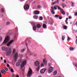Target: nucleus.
I'll use <instances>...</instances> for the list:
<instances>
[{"mask_svg": "<svg viewBox=\"0 0 77 77\" xmlns=\"http://www.w3.org/2000/svg\"><path fill=\"white\" fill-rule=\"evenodd\" d=\"M53 70V67H50L48 69V73L50 74L52 72Z\"/></svg>", "mask_w": 77, "mask_h": 77, "instance_id": "obj_4", "label": "nucleus"}, {"mask_svg": "<svg viewBox=\"0 0 77 77\" xmlns=\"http://www.w3.org/2000/svg\"><path fill=\"white\" fill-rule=\"evenodd\" d=\"M71 39V38H70L69 37H68L67 38V41L68 42L69 41V40Z\"/></svg>", "mask_w": 77, "mask_h": 77, "instance_id": "obj_33", "label": "nucleus"}, {"mask_svg": "<svg viewBox=\"0 0 77 77\" xmlns=\"http://www.w3.org/2000/svg\"><path fill=\"white\" fill-rule=\"evenodd\" d=\"M2 51H7L8 48H6V47L2 46Z\"/></svg>", "mask_w": 77, "mask_h": 77, "instance_id": "obj_12", "label": "nucleus"}, {"mask_svg": "<svg viewBox=\"0 0 77 77\" xmlns=\"http://www.w3.org/2000/svg\"><path fill=\"white\" fill-rule=\"evenodd\" d=\"M60 17V16H59V15H58V14L56 15L55 16V17H56L57 18V17Z\"/></svg>", "mask_w": 77, "mask_h": 77, "instance_id": "obj_29", "label": "nucleus"}, {"mask_svg": "<svg viewBox=\"0 0 77 77\" xmlns=\"http://www.w3.org/2000/svg\"><path fill=\"white\" fill-rule=\"evenodd\" d=\"M43 62L44 65H47V62H46V60H45V59H44L43 60Z\"/></svg>", "mask_w": 77, "mask_h": 77, "instance_id": "obj_16", "label": "nucleus"}, {"mask_svg": "<svg viewBox=\"0 0 77 77\" xmlns=\"http://www.w3.org/2000/svg\"><path fill=\"white\" fill-rule=\"evenodd\" d=\"M5 71H8V67H5Z\"/></svg>", "mask_w": 77, "mask_h": 77, "instance_id": "obj_31", "label": "nucleus"}, {"mask_svg": "<svg viewBox=\"0 0 77 77\" xmlns=\"http://www.w3.org/2000/svg\"><path fill=\"white\" fill-rule=\"evenodd\" d=\"M39 64H40V63L38 61H36L35 62V65L36 66H40Z\"/></svg>", "mask_w": 77, "mask_h": 77, "instance_id": "obj_11", "label": "nucleus"}, {"mask_svg": "<svg viewBox=\"0 0 77 77\" xmlns=\"http://www.w3.org/2000/svg\"><path fill=\"white\" fill-rule=\"evenodd\" d=\"M48 66H51V63H48Z\"/></svg>", "mask_w": 77, "mask_h": 77, "instance_id": "obj_44", "label": "nucleus"}, {"mask_svg": "<svg viewBox=\"0 0 77 77\" xmlns=\"http://www.w3.org/2000/svg\"><path fill=\"white\" fill-rule=\"evenodd\" d=\"M32 24L33 25V30L35 31L36 30V26H35V23H32Z\"/></svg>", "mask_w": 77, "mask_h": 77, "instance_id": "obj_9", "label": "nucleus"}, {"mask_svg": "<svg viewBox=\"0 0 77 77\" xmlns=\"http://www.w3.org/2000/svg\"><path fill=\"white\" fill-rule=\"evenodd\" d=\"M57 4H58V3H59V0H57Z\"/></svg>", "mask_w": 77, "mask_h": 77, "instance_id": "obj_53", "label": "nucleus"}, {"mask_svg": "<svg viewBox=\"0 0 77 77\" xmlns=\"http://www.w3.org/2000/svg\"><path fill=\"white\" fill-rule=\"evenodd\" d=\"M2 74H1V73L0 72V77H2Z\"/></svg>", "mask_w": 77, "mask_h": 77, "instance_id": "obj_56", "label": "nucleus"}, {"mask_svg": "<svg viewBox=\"0 0 77 77\" xmlns=\"http://www.w3.org/2000/svg\"><path fill=\"white\" fill-rule=\"evenodd\" d=\"M2 37H0V42H1L2 41Z\"/></svg>", "mask_w": 77, "mask_h": 77, "instance_id": "obj_38", "label": "nucleus"}, {"mask_svg": "<svg viewBox=\"0 0 77 77\" xmlns=\"http://www.w3.org/2000/svg\"><path fill=\"white\" fill-rule=\"evenodd\" d=\"M33 17L34 19H36V20H37V19H38V17L37 16H36V15L34 16Z\"/></svg>", "mask_w": 77, "mask_h": 77, "instance_id": "obj_25", "label": "nucleus"}, {"mask_svg": "<svg viewBox=\"0 0 77 77\" xmlns=\"http://www.w3.org/2000/svg\"><path fill=\"white\" fill-rule=\"evenodd\" d=\"M75 16H77V12H76L75 13Z\"/></svg>", "mask_w": 77, "mask_h": 77, "instance_id": "obj_46", "label": "nucleus"}, {"mask_svg": "<svg viewBox=\"0 0 77 77\" xmlns=\"http://www.w3.org/2000/svg\"><path fill=\"white\" fill-rule=\"evenodd\" d=\"M57 3V1H56L55 2L53 3V4H52V5H54V4H56V3Z\"/></svg>", "mask_w": 77, "mask_h": 77, "instance_id": "obj_32", "label": "nucleus"}, {"mask_svg": "<svg viewBox=\"0 0 77 77\" xmlns=\"http://www.w3.org/2000/svg\"><path fill=\"white\" fill-rule=\"evenodd\" d=\"M27 53H29V54H32V52L29 51H28Z\"/></svg>", "mask_w": 77, "mask_h": 77, "instance_id": "obj_28", "label": "nucleus"}, {"mask_svg": "<svg viewBox=\"0 0 77 77\" xmlns=\"http://www.w3.org/2000/svg\"><path fill=\"white\" fill-rule=\"evenodd\" d=\"M65 35H63L62 36V40H63H63L65 39Z\"/></svg>", "mask_w": 77, "mask_h": 77, "instance_id": "obj_26", "label": "nucleus"}, {"mask_svg": "<svg viewBox=\"0 0 77 77\" xmlns=\"http://www.w3.org/2000/svg\"><path fill=\"white\" fill-rule=\"evenodd\" d=\"M1 59L2 60H3V57H1Z\"/></svg>", "mask_w": 77, "mask_h": 77, "instance_id": "obj_57", "label": "nucleus"}, {"mask_svg": "<svg viewBox=\"0 0 77 77\" xmlns=\"http://www.w3.org/2000/svg\"><path fill=\"white\" fill-rule=\"evenodd\" d=\"M4 63H6V60H4Z\"/></svg>", "mask_w": 77, "mask_h": 77, "instance_id": "obj_51", "label": "nucleus"}, {"mask_svg": "<svg viewBox=\"0 0 77 77\" xmlns=\"http://www.w3.org/2000/svg\"><path fill=\"white\" fill-rule=\"evenodd\" d=\"M62 1L63 2H64V1H65V0H62Z\"/></svg>", "mask_w": 77, "mask_h": 77, "instance_id": "obj_63", "label": "nucleus"}, {"mask_svg": "<svg viewBox=\"0 0 77 77\" xmlns=\"http://www.w3.org/2000/svg\"><path fill=\"white\" fill-rule=\"evenodd\" d=\"M26 64V61L25 60L22 63V64L21 65V68H23L24 67Z\"/></svg>", "mask_w": 77, "mask_h": 77, "instance_id": "obj_6", "label": "nucleus"}, {"mask_svg": "<svg viewBox=\"0 0 77 77\" xmlns=\"http://www.w3.org/2000/svg\"><path fill=\"white\" fill-rule=\"evenodd\" d=\"M1 12H2V13H3V12H4V9L2 8L1 9Z\"/></svg>", "mask_w": 77, "mask_h": 77, "instance_id": "obj_30", "label": "nucleus"}, {"mask_svg": "<svg viewBox=\"0 0 77 77\" xmlns=\"http://www.w3.org/2000/svg\"><path fill=\"white\" fill-rule=\"evenodd\" d=\"M46 70H47L46 68L43 69L41 70L40 73L41 74H44L46 71Z\"/></svg>", "mask_w": 77, "mask_h": 77, "instance_id": "obj_8", "label": "nucleus"}, {"mask_svg": "<svg viewBox=\"0 0 77 77\" xmlns=\"http://www.w3.org/2000/svg\"><path fill=\"white\" fill-rule=\"evenodd\" d=\"M42 27L44 29H45V28H47V25L46 24H44L43 25Z\"/></svg>", "mask_w": 77, "mask_h": 77, "instance_id": "obj_19", "label": "nucleus"}, {"mask_svg": "<svg viewBox=\"0 0 77 77\" xmlns=\"http://www.w3.org/2000/svg\"><path fill=\"white\" fill-rule=\"evenodd\" d=\"M11 72H14V70L12 68L11 69Z\"/></svg>", "mask_w": 77, "mask_h": 77, "instance_id": "obj_39", "label": "nucleus"}, {"mask_svg": "<svg viewBox=\"0 0 77 77\" xmlns=\"http://www.w3.org/2000/svg\"><path fill=\"white\" fill-rule=\"evenodd\" d=\"M11 24V23H10V22H7L6 23V25L7 26H8V25H9V24Z\"/></svg>", "mask_w": 77, "mask_h": 77, "instance_id": "obj_27", "label": "nucleus"}, {"mask_svg": "<svg viewBox=\"0 0 77 77\" xmlns=\"http://www.w3.org/2000/svg\"><path fill=\"white\" fill-rule=\"evenodd\" d=\"M69 49L70 51H73L74 50V48L73 47H70Z\"/></svg>", "mask_w": 77, "mask_h": 77, "instance_id": "obj_23", "label": "nucleus"}, {"mask_svg": "<svg viewBox=\"0 0 77 77\" xmlns=\"http://www.w3.org/2000/svg\"><path fill=\"white\" fill-rule=\"evenodd\" d=\"M40 20H43V18L42 17H40Z\"/></svg>", "mask_w": 77, "mask_h": 77, "instance_id": "obj_37", "label": "nucleus"}, {"mask_svg": "<svg viewBox=\"0 0 77 77\" xmlns=\"http://www.w3.org/2000/svg\"><path fill=\"white\" fill-rule=\"evenodd\" d=\"M66 24H68V22L67 21V20H66Z\"/></svg>", "mask_w": 77, "mask_h": 77, "instance_id": "obj_42", "label": "nucleus"}, {"mask_svg": "<svg viewBox=\"0 0 77 77\" xmlns=\"http://www.w3.org/2000/svg\"><path fill=\"white\" fill-rule=\"evenodd\" d=\"M62 26H63V28L64 29H67V26H66L64 25L63 24L62 25Z\"/></svg>", "mask_w": 77, "mask_h": 77, "instance_id": "obj_18", "label": "nucleus"}, {"mask_svg": "<svg viewBox=\"0 0 77 77\" xmlns=\"http://www.w3.org/2000/svg\"><path fill=\"white\" fill-rule=\"evenodd\" d=\"M68 20V18H66V20Z\"/></svg>", "mask_w": 77, "mask_h": 77, "instance_id": "obj_60", "label": "nucleus"}, {"mask_svg": "<svg viewBox=\"0 0 77 77\" xmlns=\"http://www.w3.org/2000/svg\"><path fill=\"white\" fill-rule=\"evenodd\" d=\"M18 53H16L13 56V58L14 60V61L16 62L17 60V59L18 58Z\"/></svg>", "mask_w": 77, "mask_h": 77, "instance_id": "obj_3", "label": "nucleus"}, {"mask_svg": "<svg viewBox=\"0 0 77 77\" xmlns=\"http://www.w3.org/2000/svg\"><path fill=\"white\" fill-rule=\"evenodd\" d=\"M39 14V12L38 11H35L34 12V14L35 15H38Z\"/></svg>", "mask_w": 77, "mask_h": 77, "instance_id": "obj_14", "label": "nucleus"}, {"mask_svg": "<svg viewBox=\"0 0 77 77\" xmlns=\"http://www.w3.org/2000/svg\"><path fill=\"white\" fill-rule=\"evenodd\" d=\"M57 8H58V9H60V10H62V9L60 8V7L59 6H57Z\"/></svg>", "mask_w": 77, "mask_h": 77, "instance_id": "obj_34", "label": "nucleus"}, {"mask_svg": "<svg viewBox=\"0 0 77 77\" xmlns=\"http://www.w3.org/2000/svg\"><path fill=\"white\" fill-rule=\"evenodd\" d=\"M71 18H72V17L71 16L69 17V19H71Z\"/></svg>", "mask_w": 77, "mask_h": 77, "instance_id": "obj_49", "label": "nucleus"}, {"mask_svg": "<svg viewBox=\"0 0 77 77\" xmlns=\"http://www.w3.org/2000/svg\"><path fill=\"white\" fill-rule=\"evenodd\" d=\"M38 8H41V6L40 5H38L37 6Z\"/></svg>", "mask_w": 77, "mask_h": 77, "instance_id": "obj_43", "label": "nucleus"}, {"mask_svg": "<svg viewBox=\"0 0 77 77\" xmlns=\"http://www.w3.org/2000/svg\"><path fill=\"white\" fill-rule=\"evenodd\" d=\"M63 6V8L64 9V8H65V6Z\"/></svg>", "mask_w": 77, "mask_h": 77, "instance_id": "obj_58", "label": "nucleus"}, {"mask_svg": "<svg viewBox=\"0 0 77 77\" xmlns=\"http://www.w3.org/2000/svg\"><path fill=\"white\" fill-rule=\"evenodd\" d=\"M74 6V5H73V3L72 2V6L73 7Z\"/></svg>", "mask_w": 77, "mask_h": 77, "instance_id": "obj_48", "label": "nucleus"}, {"mask_svg": "<svg viewBox=\"0 0 77 77\" xmlns=\"http://www.w3.org/2000/svg\"><path fill=\"white\" fill-rule=\"evenodd\" d=\"M10 66L8 64H7V67H9Z\"/></svg>", "mask_w": 77, "mask_h": 77, "instance_id": "obj_52", "label": "nucleus"}, {"mask_svg": "<svg viewBox=\"0 0 77 77\" xmlns=\"http://www.w3.org/2000/svg\"><path fill=\"white\" fill-rule=\"evenodd\" d=\"M10 40V37L9 36H7L5 38V40H4L3 43L2 44L1 46L2 45H4V44H6L8 43V42Z\"/></svg>", "mask_w": 77, "mask_h": 77, "instance_id": "obj_1", "label": "nucleus"}, {"mask_svg": "<svg viewBox=\"0 0 77 77\" xmlns=\"http://www.w3.org/2000/svg\"><path fill=\"white\" fill-rule=\"evenodd\" d=\"M54 9L55 10H56V9H57V8H56V6H54Z\"/></svg>", "mask_w": 77, "mask_h": 77, "instance_id": "obj_40", "label": "nucleus"}, {"mask_svg": "<svg viewBox=\"0 0 77 77\" xmlns=\"http://www.w3.org/2000/svg\"><path fill=\"white\" fill-rule=\"evenodd\" d=\"M61 6H65L66 7V5H65V4H63V3L61 4Z\"/></svg>", "mask_w": 77, "mask_h": 77, "instance_id": "obj_24", "label": "nucleus"}, {"mask_svg": "<svg viewBox=\"0 0 77 77\" xmlns=\"http://www.w3.org/2000/svg\"><path fill=\"white\" fill-rule=\"evenodd\" d=\"M62 17H59V19H60V20H61V19H62Z\"/></svg>", "mask_w": 77, "mask_h": 77, "instance_id": "obj_45", "label": "nucleus"}, {"mask_svg": "<svg viewBox=\"0 0 77 77\" xmlns=\"http://www.w3.org/2000/svg\"><path fill=\"white\" fill-rule=\"evenodd\" d=\"M53 21L52 22H51L50 24L52 25V24H53Z\"/></svg>", "mask_w": 77, "mask_h": 77, "instance_id": "obj_47", "label": "nucleus"}, {"mask_svg": "<svg viewBox=\"0 0 77 77\" xmlns=\"http://www.w3.org/2000/svg\"><path fill=\"white\" fill-rule=\"evenodd\" d=\"M75 65L76 67V68H77V63H76V64H75Z\"/></svg>", "mask_w": 77, "mask_h": 77, "instance_id": "obj_55", "label": "nucleus"}, {"mask_svg": "<svg viewBox=\"0 0 77 77\" xmlns=\"http://www.w3.org/2000/svg\"><path fill=\"white\" fill-rule=\"evenodd\" d=\"M6 52L5 53L6 54V55L7 56H9L11 54V53H12V51H11V48H9L8 49V50L6 51Z\"/></svg>", "mask_w": 77, "mask_h": 77, "instance_id": "obj_2", "label": "nucleus"}, {"mask_svg": "<svg viewBox=\"0 0 77 77\" xmlns=\"http://www.w3.org/2000/svg\"><path fill=\"white\" fill-rule=\"evenodd\" d=\"M24 8L25 10H28L29 9V5L27 4H25L24 7Z\"/></svg>", "mask_w": 77, "mask_h": 77, "instance_id": "obj_5", "label": "nucleus"}, {"mask_svg": "<svg viewBox=\"0 0 77 77\" xmlns=\"http://www.w3.org/2000/svg\"><path fill=\"white\" fill-rule=\"evenodd\" d=\"M61 12L63 15H65V12L63 10L61 11Z\"/></svg>", "mask_w": 77, "mask_h": 77, "instance_id": "obj_20", "label": "nucleus"}, {"mask_svg": "<svg viewBox=\"0 0 77 77\" xmlns=\"http://www.w3.org/2000/svg\"><path fill=\"white\" fill-rule=\"evenodd\" d=\"M14 42V40H11L8 43H7V46L8 47H9L10 45H11V44L12 43H13V42Z\"/></svg>", "mask_w": 77, "mask_h": 77, "instance_id": "obj_10", "label": "nucleus"}, {"mask_svg": "<svg viewBox=\"0 0 77 77\" xmlns=\"http://www.w3.org/2000/svg\"><path fill=\"white\" fill-rule=\"evenodd\" d=\"M21 62V59L19 60L17 62L16 64L17 66H19Z\"/></svg>", "mask_w": 77, "mask_h": 77, "instance_id": "obj_7", "label": "nucleus"}, {"mask_svg": "<svg viewBox=\"0 0 77 77\" xmlns=\"http://www.w3.org/2000/svg\"><path fill=\"white\" fill-rule=\"evenodd\" d=\"M24 51H25V49H22L21 51L22 53H23V52H24Z\"/></svg>", "mask_w": 77, "mask_h": 77, "instance_id": "obj_35", "label": "nucleus"}, {"mask_svg": "<svg viewBox=\"0 0 77 77\" xmlns=\"http://www.w3.org/2000/svg\"><path fill=\"white\" fill-rule=\"evenodd\" d=\"M43 66H44V64L43 63H42L41 64V67H43Z\"/></svg>", "mask_w": 77, "mask_h": 77, "instance_id": "obj_36", "label": "nucleus"}, {"mask_svg": "<svg viewBox=\"0 0 77 77\" xmlns=\"http://www.w3.org/2000/svg\"><path fill=\"white\" fill-rule=\"evenodd\" d=\"M10 35V33L9 32H8L7 34V35Z\"/></svg>", "mask_w": 77, "mask_h": 77, "instance_id": "obj_50", "label": "nucleus"}, {"mask_svg": "<svg viewBox=\"0 0 77 77\" xmlns=\"http://www.w3.org/2000/svg\"><path fill=\"white\" fill-rule=\"evenodd\" d=\"M52 2H53V1H54V0H52Z\"/></svg>", "mask_w": 77, "mask_h": 77, "instance_id": "obj_64", "label": "nucleus"}, {"mask_svg": "<svg viewBox=\"0 0 77 77\" xmlns=\"http://www.w3.org/2000/svg\"><path fill=\"white\" fill-rule=\"evenodd\" d=\"M36 56V54H35L34 55V56Z\"/></svg>", "mask_w": 77, "mask_h": 77, "instance_id": "obj_62", "label": "nucleus"}, {"mask_svg": "<svg viewBox=\"0 0 77 77\" xmlns=\"http://www.w3.org/2000/svg\"><path fill=\"white\" fill-rule=\"evenodd\" d=\"M12 77H15V75H14V74H12Z\"/></svg>", "mask_w": 77, "mask_h": 77, "instance_id": "obj_54", "label": "nucleus"}, {"mask_svg": "<svg viewBox=\"0 0 77 77\" xmlns=\"http://www.w3.org/2000/svg\"><path fill=\"white\" fill-rule=\"evenodd\" d=\"M51 9H52L51 10V12H52L53 14H55V12H54V11L53 10H54V8L53 7H51Z\"/></svg>", "mask_w": 77, "mask_h": 77, "instance_id": "obj_13", "label": "nucleus"}, {"mask_svg": "<svg viewBox=\"0 0 77 77\" xmlns=\"http://www.w3.org/2000/svg\"><path fill=\"white\" fill-rule=\"evenodd\" d=\"M39 68H40V66H38L37 68H36L37 71H39Z\"/></svg>", "mask_w": 77, "mask_h": 77, "instance_id": "obj_21", "label": "nucleus"}, {"mask_svg": "<svg viewBox=\"0 0 77 77\" xmlns=\"http://www.w3.org/2000/svg\"><path fill=\"white\" fill-rule=\"evenodd\" d=\"M16 77H19V76L18 75H16Z\"/></svg>", "mask_w": 77, "mask_h": 77, "instance_id": "obj_59", "label": "nucleus"}, {"mask_svg": "<svg viewBox=\"0 0 77 77\" xmlns=\"http://www.w3.org/2000/svg\"><path fill=\"white\" fill-rule=\"evenodd\" d=\"M1 72L2 74H5L6 73V71L5 70L2 69L1 70Z\"/></svg>", "mask_w": 77, "mask_h": 77, "instance_id": "obj_17", "label": "nucleus"}, {"mask_svg": "<svg viewBox=\"0 0 77 77\" xmlns=\"http://www.w3.org/2000/svg\"><path fill=\"white\" fill-rule=\"evenodd\" d=\"M36 26L37 27V28H38V29H40V28H41V26L40 24H38L36 25Z\"/></svg>", "mask_w": 77, "mask_h": 77, "instance_id": "obj_15", "label": "nucleus"}, {"mask_svg": "<svg viewBox=\"0 0 77 77\" xmlns=\"http://www.w3.org/2000/svg\"><path fill=\"white\" fill-rule=\"evenodd\" d=\"M15 49H13V53H15Z\"/></svg>", "mask_w": 77, "mask_h": 77, "instance_id": "obj_41", "label": "nucleus"}, {"mask_svg": "<svg viewBox=\"0 0 77 77\" xmlns=\"http://www.w3.org/2000/svg\"><path fill=\"white\" fill-rule=\"evenodd\" d=\"M69 14H68V13H67V15H68Z\"/></svg>", "mask_w": 77, "mask_h": 77, "instance_id": "obj_61", "label": "nucleus"}, {"mask_svg": "<svg viewBox=\"0 0 77 77\" xmlns=\"http://www.w3.org/2000/svg\"><path fill=\"white\" fill-rule=\"evenodd\" d=\"M57 71H55L53 74L54 75H56L57 74Z\"/></svg>", "mask_w": 77, "mask_h": 77, "instance_id": "obj_22", "label": "nucleus"}]
</instances>
